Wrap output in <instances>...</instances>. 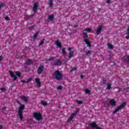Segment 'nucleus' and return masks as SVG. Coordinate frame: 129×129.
I'll list each match as a JSON object with an SVG mask.
<instances>
[{
	"instance_id": "1",
	"label": "nucleus",
	"mask_w": 129,
	"mask_h": 129,
	"mask_svg": "<svg viewBox=\"0 0 129 129\" xmlns=\"http://www.w3.org/2000/svg\"><path fill=\"white\" fill-rule=\"evenodd\" d=\"M52 76L54 79H56V80H61L62 78H63V75L61 73H60V71H55L54 73L52 74Z\"/></svg>"
},
{
	"instance_id": "2",
	"label": "nucleus",
	"mask_w": 129,
	"mask_h": 129,
	"mask_svg": "<svg viewBox=\"0 0 129 129\" xmlns=\"http://www.w3.org/2000/svg\"><path fill=\"white\" fill-rule=\"evenodd\" d=\"M126 105V102H123L122 104L119 105V106H117V108H116L114 111H113V114H114L117 111H119L120 110V109H122V108H123L124 106Z\"/></svg>"
},
{
	"instance_id": "3",
	"label": "nucleus",
	"mask_w": 129,
	"mask_h": 129,
	"mask_svg": "<svg viewBox=\"0 0 129 129\" xmlns=\"http://www.w3.org/2000/svg\"><path fill=\"white\" fill-rule=\"evenodd\" d=\"M33 116L36 120H41V119H43V117H42V115H41V113H40L34 112Z\"/></svg>"
},
{
	"instance_id": "4",
	"label": "nucleus",
	"mask_w": 129,
	"mask_h": 129,
	"mask_svg": "<svg viewBox=\"0 0 129 129\" xmlns=\"http://www.w3.org/2000/svg\"><path fill=\"white\" fill-rule=\"evenodd\" d=\"M78 111H79V109L77 108V110H76L71 115V116L69 118L68 120V122H70L72 119L74 118V117L76 115H77V114L78 113Z\"/></svg>"
},
{
	"instance_id": "5",
	"label": "nucleus",
	"mask_w": 129,
	"mask_h": 129,
	"mask_svg": "<svg viewBox=\"0 0 129 129\" xmlns=\"http://www.w3.org/2000/svg\"><path fill=\"white\" fill-rule=\"evenodd\" d=\"M38 7H39V3H36L35 4H34L32 9V11L34 13V15H35V14H37V11H38Z\"/></svg>"
},
{
	"instance_id": "6",
	"label": "nucleus",
	"mask_w": 129,
	"mask_h": 129,
	"mask_svg": "<svg viewBox=\"0 0 129 129\" xmlns=\"http://www.w3.org/2000/svg\"><path fill=\"white\" fill-rule=\"evenodd\" d=\"M54 66H61L62 62L59 60L52 61L51 62Z\"/></svg>"
},
{
	"instance_id": "7",
	"label": "nucleus",
	"mask_w": 129,
	"mask_h": 129,
	"mask_svg": "<svg viewBox=\"0 0 129 129\" xmlns=\"http://www.w3.org/2000/svg\"><path fill=\"white\" fill-rule=\"evenodd\" d=\"M44 66L43 65H40L37 70V74L40 75L42 74V72L44 71Z\"/></svg>"
},
{
	"instance_id": "8",
	"label": "nucleus",
	"mask_w": 129,
	"mask_h": 129,
	"mask_svg": "<svg viewBox=\"0 0 129 129\" xmlns=\"http://www.w3.org/2000/svg\"><path fill=\"white\" fill-rule=\"evenodd\" d=\"M122 60L125 63H129V55H125L122 58Z\"/></svg>"
},
{
	"instance_id": "9",
	"label": "nucleus",
	"mask_w": 129,
	"mask_h": 129,
	"mask_svg": "<svg viewBox=\"0 0 129 129\" xmlns=\"http://www.w3.org/2000/svg\"><path fill=\"white\" fill-rule=\"evenodd\" d=\"M101 30H102V25H99L98 26V28L96 30L97 35H99L101 33Z\"/></svg>"
},
{
	"instance_id": "10",
	"label": "nucleus",
	"mask_w": 129,
	"mask_h": 129,
	"mask_svg": "<svg viewBox=\"0 0 129 129\" xmlns=\"http://www.w3.org/2000/svg\"><path fill=\"white\" fill-rule=\"evenodd\" d=\"M20 105L21 106H20L19 108L18 112L23 113V110L25 109V105L23 104H21Z\"/></svg>"
},
{
	"instance_id": "11",
	"label": "nucleus",
	"mask_w": 129,
	"mask_h": 129,
	"mask_svg": "<svg viewBox=\"0 0 129 129\" xmlns=\"http://www.w3.org/2000/svg\"><path fill=\"white\" fill-rule=\"evenodd\" d=\"M34 15H26L24 17V20L25 21H28V20H30V19H32L33 18Z\"/></svg>"
},
{
	"instance_id": "12",
	"label": "nucleus",
	"mask_w": 129,
	"mask_h": 129,
	"mask_svg": "<svg viewBox=\"0 0 129 129\" xmlns=\"http://www.w3.org/2000/svg\"><path fill=\"white\" fill-rule=\"evenodd\" d=\"M84 42H85V43L87 44L88 47H89L90 48L91 47V43L90 42V41H89V40L87 39H85L84 40Z\"/></svg>"
},
{
	"instance_id": "13",
	"label": "nucleus",
	"mask_w": 129,
	"mask_h": 129,
	"mask_svg": "<svg viewBox=\"0 0 129 129\" xmlns=\"http://www.w3.org/2000/svg\"><path fill=\"white\" fill-rule=\"evenodd\" d=\"M54 18L55 16H54V15L51 14L48 17V18H47V20L49 21V22H52V21L54 20Z\"/></svg>"
},
{
	"instance_id": "14",
	"label": "nucleus",
	"mask_w": 129,
	"mask_h": 129,
	"mask_svg": "<svg viewBox=\"0 0 129 129\" xmlns=\"http://www.w3.org/2000/svg\"><path fill=\"white\" fill-rule=\"evenodd\" d=\"M110 102V104L112 106H115V105H116V102H115V101L114 99H111L109 101Z\"/></svg>"
},
{
	"instance_id": "15",
	"label": "nucleus",
	"mask_w": 129,
	"mask_h": 129,
	"mask_svg": "<svg viewBox=\"0 0 129 129\" xmlns=\"http://www.w3.org/2000/svg\"><path fill=\"white\" fill-rule=\"evenodd\" d=\"M20 98H21V99H22V100H24L25 102H28V98L25 96H21L20 97Z\"/></svg>"
},
{
	"instance_id": "16",
	"label": "nucleus",
	"mask_w": 129,
	"mask_h": 129,
	"mask_svg": "<svg viewBox=\"0 0 129 129\" xmlns=\"http://www.w3.org/2000/svg\"><path fill=\"white\" fill-rule=\"evenodd\" d=\"M18 115L20 117V120H24V116H23V113L18 112Z\"/></svg>"
},
{
	"instance_id": "17",
	"label": "nucleus",
	"mask_w": 129,
	"mask_h": 129,
	"mask_svg": "<svg viewBox=\"0 0 129 129\" xmlns=\"http://www.w3.org/2000/svg\"><path fill=\"white\" fill-rule=\"evenodd\" d=\"M35 81H36L37 84L40 87L41 86V83L40 82V79H38V78H36L35 79Z\"/></svg>"
},
{
	"instance_id": "18",
	"label": "nucleus",
	"mask_w": 129,
	"mask_h": 129,
	"mask_svg": "<svg viewBox=\"0 0 129 129\" xmlns=\"http://www.w3.org/2000/svg\"><path fill=\"white\" fill-rule=\"evenodd\" d=\"M74 56V52L71 51L69 53V58H72Z\"/></svg>"
},
{
	"instance_id": "19",
	"label": "nucleus",
	"mask_w": 129,
	"mask_h": 129,
	"mask_svg": "<svg viewBox=\"0 0 129 129\" xmlns=\"http://www.w3.org/2000/svg\"><path fill=\"white\" fill-rule=\"evenodd\" d=\"M125 35H126V36H125V39H128L129 38V27L128 29L126 30Z\"/></svg>"
},
{
	"instance_id": "20",
	"label": "nucleus",
	"mask_w": 129,
	"mask_h": 129,
	"mask_svg": "<svg viewBox=\"0 0 129 129\" xmlns=\"http://www.w3.org/2000/svg\"><path fill=\"white\" fill-rule=\"evenodd\" d=\"M49 7L52 8L53 7V0H49Z\"/></svg>"
},
{
	"instance_id": "21",
	"label": "nucleus",
	"mask_w": 129,
	"mask_h": 129,
	"mask_svg": "<svg viewBox=\"0 0 129 129\" xmlns=\"http://www.w3.org/2000/svg\"><path fill=\"white\" fill-rule=\"evenodd\" d=\"M26 63L27 65H31V64L33 63V61H32V60L28 59L26 61Z\"/></svg>"
},
{
	"instance_id": "22",
	"label": "nucleus",
	"mask_w": 129,
	"mask_h": 129,
	"mask_svg": "<svg viewBox=\"0 0 129 129\" xmlns=\"http://www.w3.org/2000/svg\"><path fill=\"white\" fill-rule=\"evenodd\" d=\"M10 75H11L12 77L14 78L13 80L14 81L17 80V76L15 75L14 73L10 74Z\"/></svg>"
},
{
	"instance_id": "23",
	"label": "nucleus",
	"mask_w": 129,
	"mask_h": 129,
	"mask_svg": "<svg viewBox=\"0 0 129 129\" xmlns=\"http://www.w3.org/2000/svg\"><path fill=\"white\" fill-rule=\"evenodd\" d=\"M56 45L59 48H62V44L58 41H56Z\"/></svg>"
},
{
	"instance_id": "24",
	"label": "nucleus",
	"mask_w": 129,
	"mask_h": 129,
	"mask_svg": "<svg viewBox=\"0 0 129 129\" xmlns=\"http://www.w3.org/2000/svg\"><path fill=\"white\" fill-rule=\"evenodd\" d=\"M107 86L106 89L108 90H110V89H111V85L110 84H107Z\"/></svg>"
},
{
	"instance_id": "25",
	"label": "nucleus",
	"mask_w": 129,
	"mask_h": 129,
	"mask_svg": "<svg viewBox=\"0 0 129 129\" xmlns=\"http://www.w3.org/2000/svg\"><path fill=\"white\" fill-rule=\"evenodd\" d=\"M83 37H84V38H85L86 39H87L88 38V35H87V33L83 32Z\"/></svg>"
},
{
	"instance_id": "26",
	"label": "nucleus",
	"mask_w": 129,
	"mask_h": 129,
	"mask_svg": "<svg viewBox=\"0 0 129 129\" xmlns=\"http://www.w3.org/2000/svg\"><path fill=\"white\" fill-rule=\"evenodd\" d=\"M85 92L86 94H90L91 91L88 89H85Z\"/></svg>"
},
{
	"instance_id": "27",
	"label": "nucleus",
	"mask_w": 129,
	"mask_h": 129,
	"mask_svg": "<svg viewBox=\"0 0 129 129\" xmlns=\"http://www.w3.org/2000/svg\"><path fill=\"white\" fill-rule=\"evenodd\" d=\"M41 104H42V105H43V106H47L48 104H47V102L44 101H41Z\"/></svg>"
},
{
	"instance_id": "28",
	"label": "nucleus",
	"mask_w": 129,
	"mask_h": 129,
	"mask_svg": "<svg viewBox=\"0 0 129 129\" xmlns=\"http://www.w3.org/2000/svg\"><path fill=\"white\" fill-rule=\"evenodd\" d=\"M39 34L38 32H36L34 35V37L33 38V40H36V39H37V37H38V34Z\"/></svg>"
},
{
	"instance_id": "29",
	"label": "nucleus",
	"mask_w": 129,
	"mask_h": 129,
	"mask_svg": "<svg viewBox=\"0 0 129 129\" xmlns=\"http://www.w3.org/2000/svg\"><path fill=\"white\" fill-rule=\"evenodd\" d=\"M62 53L63 55H66V54H67V52H66V49L65 48H62Z\"/></svg>"
},
{
	"instance_id": "30",
	"label": "nucleus",
	"mask_w": 129,
	"mask_h": 129,
	"mask_svg": "<svg viewBox=\"0 0 129 129\" xmlns=\"http://www.w3.org/2000/svg\"><path fill=\"white\" fill-rule=\"evenodd\" d=\"M76 102H77V103L78 104H83V102L81 100H76Z\"/></svg>"
},
{
	"instance_id": "31",
	"label": "nucleus",
	"mask_w": 129,
	"mask_h": 129,
	"mask_svg": "<svg viewBox=\"0 0 129 129\" xmlns=\"http://www.w3.org/2000/svg\"><path fill=\"white\" fill-rule=\"evenodd\" d=\"M107 46L108 49H112V48H113V46H112L110 43H108Z\"/></svg>"
},
{
	"instance_id": "32",
	"label": "nucleus",
	"mask_w": 129,
	"mask_h": 129,
	"mask_svg": "<svg viewBox=\"0 0 129 129\" xmlns=\"http://www.w3.org/2000/svg\"><path fill=\"white\" fill-rule=\"evenodd\" d=\"M84 31L86 32H89V33H90V32H91V29L90 28L85 29H84Z\"/></svg>"
},
{
	"instance_id": "33",
	"label": "nucleus",
	"mask_w": 129,
	"mask_h": 129,
	"mask_svg": "<svg viewBox=\"0 0 129 129\" xmlns=\"http://www.w3.org/2000/svg\"><path fill=\"white\" fill-rule=\"evenodd\" d=\"M34 26H32L30 27H29V31H33V30H34Z\"/></svg>"
},
{
	"instance_id": "34",
	"label": "nucleus",
	"mask_w": 129,
	"mask_h": 129,
	"mask_svg": "<svg viewBox=\"0 0 129 129\" xmlns=\"http://www.w3.org/2000/svg\"><path fill=\"white\" fill-rule=\"evenodd\" d=\"M91 54V51L90 50H89L86 53V55L87 56H88V55H90Z\"/></svg>"
},
{
	"instance_id": "35",
	"label": "nucleus",
	"mask_w": 129,
	"mask_h": 129,
	"mask_svg": "<svg viewBox=\"0 0 129 129\" xmlns=\"http://www.w3.org/2000/svg\"><path fill=\"white\" fill-rule=\"evenodd\" d=\"M16 74L17 76H19V77H20V76H21V73H20L19 72H17L16 73Z\"/></svg>"
},
{
	"instance_id": "36",
	"label": "nucleus",
	"mask_w": 129,
	"mask_h": 129,
	"mask_svg": "<svg viewBox=\"0 0 129 129\" xmlns=\"http://www.w3.org/2000/svg\"><path fill=\"white\" fill-rule=\"evenodd\" d=\"M44 44V40H41L40 42L39 46H42V45Z\"/></svg>"
},
{
	"instance_id": "37",
	"label": "nucleus",
	"mask_w": 129,
	"mask_h": 129,
	"mask_svg": "<svg viewBox=\"0 0 129 129\" xmlns=\"http://www.w3.org/2000/svg\"><path fill=\"white\" fill-rule=\"evenodd\" d=\"M5 20H6L7 21H10V17H9V16H7L5 17Z\"/></svg>"
},
{
	"instance_id": "38",
	"label": "nucleus",
	"mask_w": 129,
	"mask_h": 129,
	"mask_svg": "<svg viewBox=\"0 0 129 129\" xmlns=\"http://www.w3.org/2000/svg\"><path fill=\"white\" fill-rule=\"evenodd\" d=\"M77 70V68L76 67H74L72 68V71H74Z\"/></svg>"
},
{
	"instance_id": "39",
	"label": "nucleus",
	"mask_w": 129,
	"mask_h": 129,
	"mask_svg": "<svg viewBox=\"0 0 129 129\" xmlns=\"http://www.w3.org/2000/svg\"><path fill=\"white\" fill-rule=\"evenodd\" d=\"M57 89H58V90H61V89H62V86H59L57 87Z\"/></svg>"
},
{
	"instance_id": "40",
	"label": "nucleus",
	"mask_w": 129,
	"mask_h": 129,
	"mask_svg": "<svg viewBox=\"0 0 129 129\" xmlns=\"http://www.w3.org/2000/svg\"><path fill=\"white\" fill-rule=\"evenodd\" d=\"M22 83H28V82H26L25 80H21Z\"/></svg>"
},
{
	"instance_id": "41",
	"label": "nucleus",
	"mask_w": 129,
	"mask_h": 129,
	"mask_svg": "<svg viewBox=\"0 0 129 129\" xmlns=\"http://www.w3.org/2000/svg\"><path fill=\"white\" fill-rule=\"evenodd\" d=\"M16 102L18 103V104H20V105H22V103L20 102V101L17 100L16 101Z\"/></svg>"
},
{
	"instance_id": "42",
	"label": "nucleus",
	"mask_w": 129,
	"mask_h": 129,
	"mask_svg": "<svg viewBox=\"0 0 129 129\" xmlns=\"http://www.w3.org/2000/svg\"><path fill=\"white\" fill-rule=\"evenodd\" d=\"M106 3L107 4H110V0H107Z\"/></svg>"
},
{
	"instance_id": "43",
	"label": "nucleus",
	"mask_w": 129,
	"mask_h": 129,
	"mask_svg": "<svg viewBox=\"0 0 129 129\" xmlns=\"http://www.w3.org/2000/svg\"><path fill=\"white\" fill-rule=\"evenodd\" d=\"M32 80V78H30L28 80V81H27V82H30V81H31Z\"/></svg>"
},
{
	"instance_id": "44",
	"label": "nucleus",
	"mask_w": 129,
	"mask_h": 129,
	"mask_svg": "<svg viewBox=\"0 0 129 129\" xmlns=\"http://www.w3.org/2000/svg\"><path fill=\"white\" fill-rule=\"evenodd\" d=\"M6 89H5V88H1V90H2V91H4V90H5Z\"/></svg>"
},
{
	"instance_id": "45",
	"label": "nucleus",
	"mask_w": 129,
	"mask_h": 129,
	"mask_svg": "<svg viewBox=\"0 0 129 129\" xmlns=\"http://www.w3.org/2000/svg\"><path fill=\"white\" fill-rule=\"evenodd\" d=\"M3 59V55L0 56V61Z\"/></svg>"
},
{
	"instance_id": "46",
	"label": "nucleus",
	"mask_w": 129,
	"mask_h": 129,
	"mask_svg": "<svg viewBox=\"0 0 129 129\" xmlns=\"http://www.w3.org/2000/svg\"><path fill=\"white\" fill-rule=\"evenodd\" d=\"M106 84V81L103 80V84Z\"/></svg>"
},
{
	"instance_id": "47",
	"label": "nucleus",
	"mask_w": 129,
	"mask_h": 129,
	"mask_svg": "<svg viewBox=\"0 0 129 129\" xmlns=\"http://www.w3.org/2000/svg\"><path fill=\"white\" fill-rule=\"evenodd\" d=\"M126 90L127 91V92H129V88H127Z\"/></svg>"
},
{
	"instance_id": "48",
	"label": "nucleus",
	"mask_w": 129,
	"mask_h": 129,
	"mask_svg": "<svg viewBox=\"0 0 129 129\" xmlns=\"http://www.w3.org/2000/svg\"><path fill=\"white\" fill-rule=\"evenodd\" d=\"M2 7H4V5H3V4H0V8H2Z\"/></svg>"
},
{
	"instance_id": "49",
	"label": "nucleus",
	"mask_w": 129,
	"mask_h": 129,
	"mask_svg": "<svg viewBox=\"0 0 129 129\" xmlns=\"http://www.w3.org/2000/svg\"><path fill=\"white\" fill-rule=\"evenodd\" d=\"M83 75H81L80 76V78H81V79H83Z\"/></svg>"
},
{
	"instance_id": "50",
	"label": "nucleus",
	"mask_w": 129,
	"mask_h": 129,
	"mask_svg": "<svg viewBox=\"0 0 129 129\" xmlns=\"http://www.w3.org/2000/svg\"><path fill=\"white\" fill-rule=\"evenodd\" d=\"M0 129H3V126L2 125H0Z\"/></svg>"
},
{
	"instance_id": "51",
	"label": "nucleus",
	"mask_w": 129,
	"mask_h": 129,
	"mask_svg": "<svg viewBox=\"0 0 129 129\" xmlns=\"http://www.w3.org/2000/svg\"><path fill=\"white\" fill-rule=\"evenodd\" d=\"M71 49H72L71 47H69V48H68V50H69V51H70V50H71Z\"/></svg>"
},
{
	"instance_id": "52",
	"label": "nucleus",
	"mask_w": 129,
	"mask_h": 129,
	"mask_svg": "<svg viewBox=\"0 0 129 129\" xmlns=\"http://www.w3.org/2000/svg\"><path fill=\"white\" fill-rule=\"evenodd\" d=\"M74 27H75V28H77V25H75V26H74Z\"/></svg>"
},
{
	"instance_id": "53",
	"label": "nucleus",
	"mask_w": 129,
	"mask_h": 129,
	"mask_svg": "<svg viewBox=\"0 0 129 129\" xmlns=\"http://www.w3.org/2000/svg\"><path fill=\"white\" fill-rule=\"evenodd\" d=\"M4 109H6V107H4Z\"/></svg>"
}]
</instances>
